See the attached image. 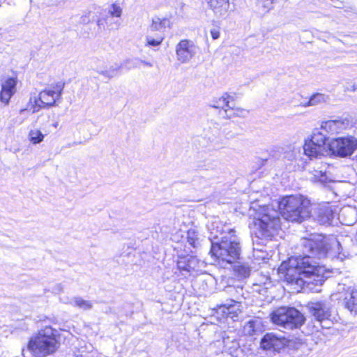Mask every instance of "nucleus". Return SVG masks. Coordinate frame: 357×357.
<instances>
[{
    "label": "nucleus",
    "instance_id": "obj_5",
    "mask_svg": "<svg viewBox=\"0 0 357 357\" xmlns=\"http://www.w3.org/2000/svg\"><path fill=\"white\" fill-rule=\"evenodd\" d=\"M270 317L273 324L288 330L300 328L305 320L303 314L298 310L285 306L273 310Z\"/></svg>",
    "mask_w": 357,
    "mask_h": 357
},
{
    "label": "nucleus",
    "instance_id": "obj_33",
    "mask_svg": "<svg viewBox=\"0 0 357 357\" xmlns=\"http://www.w3.org/2000/svg\"><path fill=\"white\" fill-rule=\"evenodd\" d=\"M195 231H189L188 232V241L189 242V243L192 245L193 247L195 246V241H196V239L195 238Z\"/></svg>",
    "mask_w": 357,
    "mask_h": 357
},
{
    "label": "nucleus",
    "instance_id": "obj_6",
    "mask_svg": "<svg viewBox=\"0 0 357 357\" xmlns=\"http://www.w3.org/2000/svg\"><path fill=\"white\" fill-rule=\"evenodd\" d=\"M327 137L319 131L313 132L310 139L304 142V154L310 159L330 155Z\"/></svg>",
    "mask_w": 357,
    "mask_h": 357
},
{
    "label": "nucleus",
    "instance_id": "obj_35",
    "mask_svg": "<svg viewBox=\"0 0 357 357\" xmlns=\"http://www.w3.org/2000/svg\"><path fill=\"white\" fill-rule=\"evenodd\" d=\"M347 213L354 215L356 213H355V211L351 208H343L341 211L340 216L342 217L343 215H344L345 214H347Z\"/></svg>",
    "mask_w": 357,
    "mask_h": 357
},
{
    "label": "nucleus",
    "instance_id": "obj_19",
    "mask_svg": "<svg viewBox=\"0 0 357 357\" xmlns=\"http://www.w3.org/2000/svg\"><path fill=\"white\" fill-rule=\"evenodd\" d=\"M201 142L206 148L215 149L223 144V139L220 136V132L216 130L207 137H202Z\"/></svg>",
    "mask_w": 357,
    "mask_h": 357
},
{
    "label": "nucleus",
    "instance_id": "obj_18",
    "mask_svg": "<svg viewBox=\"0 0 357 357\" xmlns=\"http://www.w3.org/2000/svg\"><path fill=\"white\" fill-rule=\"evenodd\" d=\"M207 3L218 17H225L229 13V0H207Z\"/></svg>",
    "mask_w": 357,
    "mask_h": 357
},
{
    "label": "nucleus",
    "instance_id": "obj_8",
    "mask_svg": "<svg viewBox=\"0 0 357 357\" xmlns=\"http://www.w3.org/2000/svg\"><path fill=\"white\" fill-rule=\"evenodd\" d=\"M63 89L62 84H57L40 91L34 100L33 112L38 111L40 108L54 106L56 102L61 98Z\"/></svg>",
    "mask_w": 357,
    "mask_h": 357
},
{
    "label": "nucleus",
    "instance_id": "obj_40",
    "mask_svg": "<svg viewBox=\"0 0 357 357\" xmlns=\"http://www.w3.org/2000/svg\"><path fill=\"white\" fill-rule=\"evenodd\" d=\"M285 266H286V265H285V264H282L281 268L282 269V268H283V267H285Z\"/></svg>",
    "mask_w": 357,
    "mask_h": 357
},
{
    "label": "nucleus",
    "instance_id": "obj_41",
    "mask_svg": "<svg viewBox=\"0 0 357 357\" xmlns=\"http://www.w3.org/2000/svg\"><path fill=\"white\" fill-rule=\"evenodd\" d=\"M266 160H263L262 163L264 164L266 162Z\"/></svg>",
    "mask_w": 357,
    "mask_h": 357
},
{
    "label": "nucleus",
    "instance_id": "obj_1",
    "mask_svg": "<svg viewBox=\"0 0 357 357\" xmlns=\"http://www.w3.org/2000/svg\"><path fill=\"white\" fill-rule=\"evenodd\" d=\"M303 245L306 256L289 259L286 278L291 284L318 291L319 289L317 287L322 285L325 280L329 278L331 272L324 266L316 265L312 257L321 259L329 255L343 259L349 253L343 252V248L337 239L333 238L328 243L321 235H314L310 238L303 239Z\"/></svg>",
    "mask_w": 357,
    "mask_h": 357
},
{
    "label": "nucleus",
    "instance_id": "obj_17",
    "mask_svg": "<svg viewBox=\"0 0 357 357\" xmlns=\"http://www.w3.org/2000/svg\"><path fill=\"white\" fill-rule=\"evenodd\" d=\"M202 262L195 256H188L181 258L177 266L180 271H186L190 275L198 271Z\"/></svg>",
    "mask_w": 357,
    "mask_h": 357
},
{
    "label": "nucleus",
    "instance_id": "obj_24",
    "mask_svg": "<svg viewBox=\"0 0 357 357\" xmlns=\"http://www.w3.org/2000/svg\"><path fill=\"white\" fill-rule=\"evenodd\" d=\"M45 135L37 128L31 129L28 134L29 140L33 144H37L43 141Z\"/></svg>",
    "mask_w": 357,
    "mask_h": 357
},
{
    "label": "nucleus",
    "instance_id": "obj_38",
    "mask_svg": "<svg viewBox=\"0 0 357 357\" xmlns=\"http://www.w3.org/2000/svg\"><path fill=\"white\" fill-rule=\"evenodd\" d=\"M356 221L355 218L351 219V220H344V224L345 225H352Z\"/></svg>",
    "mask_w": 357,
    "mask_h": 357
},
{
    "label": "nucleus",
    "instance_id": "obj_42",
    "mask_svg": "<svg viewBox=\"0 0 357 357\" xmlns=\"http://www.w3.org/2000/svg\"><path fill=\"white\" fill-rule=\"evenodd\" d=\"M146 64L147 66H151V64H150V63H146Z\"/></svg>",
    "mask_w": 357,
    "mask_h": 357
},
{
    "label": "nucleus",
    "instance_id": "obj_9",
    "mask_svg": "<svg viewBox=\"0 0 357 357\" xmlns=\"http://www.w3.org/2000/svg\"><path fill=\"white\" fill-rule=\"evenodd\" d=\"M331 298L341 301L351 313L357 314V289L338 284L337 291L331 295Z\"/></svg>",
    "mask_w": 357,
    "mask_h": 357
},
{
    "label": "nucleus",
    "instance_id": "obj_22",
    "mask_svg": "<svg viewBox=\"0 0 357 357\" xmlns=\"http://www.w3.org/2000/svg\"><path fill=\"white\" fill-rule=\"evenodd\" d=\"M73 306L77 307L84 310H88L92 308V303L79 296H75L68 303Z\"/></svg>",
    "mask_w": 357,
    "mask_h": 357
},
{
    "label": "nucleus",
    "instance_id": "obj_34",
    "mask_svg": "<svg viewBox=\"0 0 357 357\" xmlns=\"http://www.w3.org/2000/svg\"><path fill=\"white\" fill-rule=\"evenodd\" d=\"M115 70H114V69L109 70H105V71L101 72L100 74H102L104 76L107 77H112L115 75V73H114Z\"/></svg>",
    "mask_w": 357,
    "mask_h": 357
},
{
    "label": "nucleus",
    "instance_id": "obj_7",
    "mask_svg": "<svg viewBox=\"0 0 357 357\" xmlns=\"http://www.w3.org/2000/svg\"><path fill=\"white\" fill-rule=\"evenodd\" d=\"M330 155L340 158L351 156L357 149V138L347 135L332 138L328 141Z\"/></svg>",
    "mask_w": 357,
    "mask_h": 357
},
{
    "label": "nucleus",
    "instance_id": "obj_15",
    "mask_svg": "<svg viewBox=\"0 0 357 357\" xmlns=\"http://www.w3.org/2000/svg\"><path fill=\"white\" fill-rule=\"evenodd\" d=\"M286 344L284 337H278L273 333H266L261 340V347L265 350L278 351Z\"/></svg>",
    "mask_w": 357,
    "mask_h": 357
},
{
    "label": "nucleus",
    "instance_id": "obj_30",
    "mask_svg": "<svg viewBox=\"0 0 357 357\" xmlns=\"http://www.w3.org/2000/svg\"><path fill=\"white\" fill-rule=\"evenodd\" d=\"M253 257L257 260H264L268 259V254L266 251L256 247L253 248Z\"/></svg>",
    "mask_w": 357,
    "mask_h": 357
},
{
    "label": "nucleus",
    "instance_id": "obj_28",
    "mask_svg": "<svg viewBox=\"0 0 357 357\" xmlns=\"http://www.w3.org/2000/svg\"><path fill=\"white\" fill-rule=\"evenodd\" d=\"M163 40V38L161 36H158L157 38H153L151 36H146V47H158L159 46Z\"/></svg>",
    "mask_w": 357,
    "mask_h": 357
},
{
    "label": "nucleus",
    "instance_id": "obj_32",
    "mask_svg": "<svg viewBox=\"0 0 357 357\" xmlns=\"http://www.w3.org/2000/svg\"><path fill=\"white\" fill-rule=\"evenodd\" d=\"M258 3L266 10H269L273 8L275 0H258Z\"/></svg>",
    "mask_w": 357,
    "mask_h": 357
},
{
    "label": "nucleus",
    "instance_id": "obj_13",
    "mask_svg": "<svg viewBox=\"0 0 357 357\" xmlns=\"http://www.w3.org/2000/svg\"><path fill=\"white\" fill-rule=\"evenodd\" d=\"M17 77H5L1 81L0 102L8 105L17 91Z\"/></svg>",
    "mask_w": 357,
    "mask_h": 357
},
{
    "label": "nucleus",
    "instance_id": "obj_12",
    "mask_svg": "<svg viewBox=\"0 0 357 357\" xmlns=\"http://www.w3.org/2000/svg\"><path fill=\"white\" fill-rule=\"evenodd\" d=\"M213 107L223 109L229 117L241 116L245 112L243 109L236 107L235 94L228 93L220 96Z\"/></svg>",
    "mask_w": 357,
    "mask_h": 357
},
{
    "label": "nucleus",
    "instance_id": "obj_20",
    "mask_svg": "<svg viewBox=\"0 0 357 357\" xmlns=\"http://www.w3.org/2000/svg\"><path fill=\"white\" fill-rule=\"evenodd\" d=\"M228 229H231L217 221L213 222L209 227L211 238L213 239H220L221 236L228 234Z\"/></svg>",
    "mask_w": 357,
    "mask_h": 357
},
{
    "label": "nucleus",
    "instance_id": "obj_21",
    "mask_svg": "<svg viewBox=\"0 0 357 357\" xmlns=\"http://www.w3.org/2000/svg\"><path fill=\"white\" fill-rule=\"evenodd\" d=\"M171 27V21L167 17L160 18L155 17L152 20L151 28L155 31H161Z\"/></svg>",
    "mask_w": 357,
    "mask_h": 357
},
{
    "label": "nucleus",
    "instance_id": "obj_25",
    "mask_svg": "<svg viewBox=\"0 0 357 357\" xmlns=\"http://www.w3.org/2000/svg\"><path fill=\"white\" fill-rule=\"evenodd\" d=\"M250 271V267L246 264H240L235 266L234 267V272L240 279H244L249 277Z\"/></svg>",
    "mask_w": 357,
    "mask_h": 357
},
{
    "label": "nucleus",
    "instance_id": "obj_43",
    "mask_svg": "<svg viewBox=\"0 0 357 357\" xmlns=\"http://www.w3.org/2000/svg\"><path fill=\"white\" fill-rule=\"evenodd\" d=\"M228 289H232V287L229 286V287H228Z\"/></svg>",
    "mask_w": 357,
    "mask_h": 357
},
{
    "label": "nucleus",
    "instance_id": "obj_3",
    "mask_svg": "<svg viewBox=\"0 0 357 357\" xmlns=\"http://www.w3.org/2000/svg\"><path fill=\"white\" fill-rule=\"evenodd\" d=\"M228 231L227 235L220 237V241L212 242L211 253L219 262L231 264L240 258L241 246L236 231L234 229Z\"/></svg>",
    "mask_w": 357,
    "mask_h": 357
},
{
    "label": "nucleus",
    "instance_id": "obj_23",
    "mask_svg": "<svg viewBox=\"0 0 357 357\" xmlns=\"http://www.w3.org/2000/svg\"><path fill=\"white\" fill-rule=\"evenodd\" d=\"M329 100V96L324 93H315L312 95L305 106H314L318 104L325 103Z\"/></svg>",
    "mask_w": 357,
    "mask_h": 357
},
{
    "label": "nucleus",
    "instance_id": "obj_27",
    "mask_svg": "<svg viewBox=\"0 0 357 357\" xmlns=\"http://www.w3.org/2000/svg\"><path fill=\"white\" fill-rule=\"evenodd\" d=\"M257 321L250 320L243 326V332L247 335H252L256 331Z\"/></svg>",
    "mask_w": 357,
    "mask_h": 357
},
{
    "label": "nucleus",
    "instance_id": "obj_2",
    "mask_svg": "<svg viewBox=\"0 0 357 357\" xmlns=\"http://www.w3.org/2000/svg\"><path fill=\"white\" fill-rule=\"evenodd\" d=\"M249 215L253 217L254 226L262 238L273 236L280 227V213L271 206L251 202Z\"/></svg>",
    "mask_w": 357,
    "mask_h": 357
},
{
    "label": "nucleus",
    "instance_id": "obj_16",
    "mask_svg": "<svg viewBox=\"0 0 357 357\" xmlns=\"http://www.w3.org/2000/svg\"><path fill=\"white\" fill-rule=\"evenodd\" d=\"M349 126V121L347 119H338L335 120H328L321 123V130L331 134L340 132Z\"/></svg>",
    "mask_w": 357,
    "mask_h": 357
},
{
    "label": "nucleus",
    "instance_id": "obj_26",
    "mask_svg": "<svg viewBox=\"0 0 357 357\" xmlns=\"http://www.w3.org/2000/svg\"><path fill=\"white\" fill-rule=\"evenodd\" d=\"M113 17L109 15L102 16L97 21V24L100 29H114V26L112 23Z\"/></svg>",
    "mask_w": 357,
    "mask_h": 357
},
{
    "label": "nucleus",
    "instance_id": "obj_39",
    "mask_svg": "<svg viewBox=\"0 0 357 357\" xmlns=\"http://www.w3.org/2000/svg\"><path fill=\"white\" fill-rule=\"evenodd\" d=\"M119 23H115V26H116V28H118V27H119Z\"/></svg>",
    "mask_w": 357,
    "mask_h": 357
},
{
    "label": "nucleus",
    "instance_id": "obj_10",
    "mask_svg": "<svg viewBox=\"0 0 357 357\" xmlns=\"http://www.w3.org/2000/svg\"><path fill=\"white\" fill-rule=\"evenodd\" d=\"M307 307L310 314L322 327H331V308L329 303L326 301L310 302Z\"/></svg>",
    "mask_w": 357,
    "mask_h": 357
},
{
    "label": "nucleus",
    "instance_id": "obj_36",
    "mask_svg": "<svg viewBox=\"0 0 357 357\" xmlns=\"http://www.w3.org/2000/svg\"><path fill=\"white\" fill-rule=\"evenodd\" d=\"M211 36L213 40H216L220 37V31L217 29H213L211 31Z\"/></svg>",
    "mask_w": 357,
    "mask_h": 357
},
{
    "label": "nucleus",
    "instance_id": "obj_37",
    "mask_svg": "<svg viewBox=\"0 0 357 357\" xmlns=\"http://www.w3.org/2000/svg\"><path fill=\"white\" fill-rule=\"evenodd\" d=\"M235 357H244V354L243 352V350L240 348H238L235 351V354H234Z\"/></svg>",
    "mask_w": 357,
    "mask_h": 357
},
{
    "label": "nucleus",
    "instance_id": "obj_4",
    "mask_svg": "<svg viewBox=\"0 0 357 357\" xmlns=\"http://www.w3.org/2000/svg\"><path fill=\"white\" fill-rule=\"evenodd\" d=\"M280 214L287 220L301 222L310 216V201L301 195L283 197L278 203Z\"/></svg>",
    "mask_w": 357,
    "mask_h": 357
},
{
    "label": "nucleus",
    "instance_id": "obj_31",
    "mask_svg": "<svg viewBox=\"0 0 357 357\" xmlns=\"http://www.w3.org/2000/svg\"><path fill=\"white\" fill-rule=\"evenodd\" d=\"M234 303L233 305H229L228 307H226V305H224L227 310V312L224 311L225 313L227 314H232L234 312H236V310H239L240 304L239 303L235 302L232 301Z\"/></svg>",
    "mask_w": 357,
    "mask_h": 357
},
{
    "label": "nucleus",
    "instance_id": "obj_29",
    "mask_svg": "<svg viewBox=\"0 0 357 357\" xmlns=\"http://www.w3.org/2000/svg\"><path fill=\"white\" fill-rule=\"evenodd\" d=\"M108 15L113 17H120L122 15V8L120 6L113 3L109 8Z\"/></svg>",
    "mask_w": 357,
    "mask_h": 357
},
{
    "label": "nucleus",
    "instance_id": "obj_11",
    "mask_svg": "<svg viewBox=\"0 0 357 357\" xmlns=\"http://www.w3.org/2000/svg\"><path fill=\"white\" fill-rule=\"evenodd\" d=\"M198 46L190 40H181L175 48L176 61L179 64L189 63L197 54Z\"/></svg>",
    "mask_w": 357,
    "mask_h": 357
},
{
    "label": "nucleus",
    "instance_id": "obj_14",
    "mask_svg": "<svg viewBox=\"0 0 357 357\" xmlns=\"http://www.w3.org/2000/svg\"><path fill=\"white\" fill-rule=\"evenodd\" d=\"M334 212L329 203L320 204L314 208L313 216L321 225L330 224Z\"/></svg>",
    "mask_w": 357,
    "mask_h": 357
}]
</instances>
